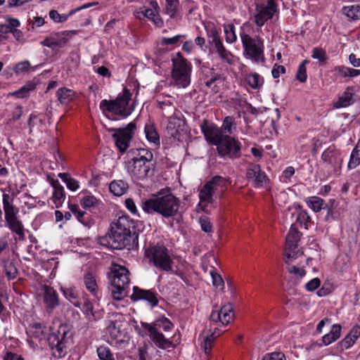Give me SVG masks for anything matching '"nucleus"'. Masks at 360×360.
Instances as JSON below:
<instances>
[{"label": "nucleus", "mask_w": 360, "mask_h": 360, "mask_svg": "<svg viewBox=\"0 0 360 360\" xmlns=\"http://www.w3.org/2000/svg\"><path fill=\"white\" fill-rule=\"evenodd\" d=\"M135 129V123L130 122L125 128H112L109 129L110 131L114 132L112 138L116 147L121 153H124L129 148Z\"/></svg>", "instance_id": "obj_12"}, {"label": "nucleus", "mask_w": 360, "mask_h": 360, "mask_svg": "<svg viewBox=\"0 0 360 360\" xmlns=\"http://www.w3.org/2000/svg\"><path fill=\"white\" fill-rule=\"evenodd\" d=\"M360 337V326H355L349 333L338 344V348L343 351L350 348Z\"/></svg>", "instance_id": "obj_27"}, {"label": "nucleus", "mask_w": 360, "mask_h": 360, "mask_svg": "<svg viewBox=\"0 0 360 360\" xmlns=\"http://www.w3.org/2000/svg\"><path fill=\"white\" fill-rule=\"evenodd\" d=\"M301 235L296 225L295 224H292L285 238L283 258L285 264H288L290 262H292L295 259L303 255V252L298 249L297 244Z\"/></svg>", "instance_id": "obj_11"}, {"label": "nucleus", "mask_w": 360, "mask_h": 360, "mask_svg": "<svg viewBox=\"0 0 360 360\" xmlns=\"http://www.w3.org/2000/svg\"><path fill=\"white\" fill-rule=\"evenodd\" d=\"M137 156L132 158L131 162L128 163V170L138 179H143L152 173L153 153L144 148L136 150Z\"/></svg>", "instance_id": "obj_6"}, {"label": "nucleus", "mask_w": 360, "mask_h": 360, "mask_svg": "<svg viewBox=\"0 0 360 360\" xmlns=\"http://www.w3.org/2000/svg\"><path fill=\"white\" fill-rule=\"evenodd\" d=\"M225 179L220 176H215L211 180L207 181L201 188L199 193L200 203H212L213 201V195L218 187L224 186Z\"/></svg>", "instance_id": "obj_16"}, {"label": "nucleus", "mask_w": 360, "mask_h": 360, "mask_svg": "<svg viewBox=\"0 0 360 360\" xmlns=\"http://www.w3.org/2000/svg\"><path fill=\"white\" fill-rule=\"evenodd\" d=\"M321 284V281L319 278H313L310 281L306 283L305 288L308 291H314L317 289Z\"/></svg>", "instance_id": "obj_61"}, {"label": "nucleus", "mask_w": 360, "mask_h": 360, "mask_svg": "<svg viewBox=\"0 0 360 360\" xmlns=\"http://www.w3.org/2000/svg\"><path fill=\"white\" fill-rule=\"evenodd\" d=\"M58 176L66 184L68 189L75 191L79 188V182L67 173H60Z\"/></svg>", "instance_id": "obj_43"}, {"label": "nucleus", "mask_w": 360, "mask_h": 360, "mask_svg": "<svg viewBox=\"0 0 360 360\" xmlns=\"http://www.w3.org/2000/svg\"><path fill=\"white\" fill-rule=\"evenodd\" d=\"M341 330L342 326L340 324L333 325L330 332L322 338L323 344L328 345L336 341L340 337Z\"/></svg>", "instance_id": "obj_32"}, {"label": "nucleus", "mask_w": 360, "mask_h": 360, "mask_svg": "<svg viewBox=\"0 0 360 360\" xmlns=\"http://www.w3.org/2000/svg\"><path fill=\"white\" fill-rule=\"evenodd\" d=\"M51 185L54 188L52 199L56 207H58L62 205L63 200L65 198L64 188L58 180H53Z\"/></svg>", "instance_id": "obj_29"}, {"label": "nucleus", "mask_w": 360, "mask_h": 360, "mask_svg": "<svg viewBox=\"0 0 360 360\" xmlns=\"http://www.w3.org/2000/svg\"><path fill=\"white\" fill-rule=\"evenodd\" d=\"M307 205L315 212H320L322 209H326L327 206H324V201L319 197L312 196L307 200Z\"/></svg>", "instance_id": "obj_38"}, {"label": "nucleus", "mask_w": 360, "mask_h": 360, "mask_svg": "<svg viewBox=\"0 0 360 360\" xmlns=\"http://www.w3.org/2000/svg\"><path fill=\"white\" fill-rule=\"evenodd\" d=\"M45 23V20L44 18H41V17H34L33 18V22H32V25L31 26L30 28L28 29V30H34V27H41L43 25H44Z\"/></svg>", "instance_id": "obj_64"}, {"label": "nucleus", "mask_w": 360, "mask_h": 360, "mask_svg": "<svg viewBox=\"0 0 360 360\" xmlns=\"http://www.w3.org/2000/svg\"><path fill=\"white\" fill-rule=\"evenodd\" d=\"M72 333L66 324H60L56 332H53L48 338L49 343L56 356L65 354V343L71 338Z\"/></svg>", "instance_id": "obj_10"}, {"label": "nucleus", "mask_w": 360, "mask_h": 360, "mask_svg": "<svg viewBox=\"0 0 360 360\" xmlns=\"http://www.w3.org/2000/svg\"><path fill=\"white\" fill-rule=\"evenodd\" d=\"M181 201L169 189H161L155 195L142 202V209L148 214L156 212L165 218L179 213Z\"/></svg>", "instance_id": "obj_2"}, {"label": "nucleus", "mask_w": 360, "mask_h": 360, "mask_svg": "<svg viewBox=\"0 0 360 360\" xmlns=\"http://www.w3.org/2000/svg\"><path fill=\"white\" fill-rule=\"evenodd\" d=\"M246 177L256 188H262L269 180L266 174L262 170L261 167L255 163H250L248 165Z\"/></svg>", "instance_id": "obj_18"}, {"label": "nucleus", "mask_w": 360, "mask_h": 360, "mask_svg": "<svg viewBox=\"0 0 360 360\" xmlns=\"http://www.w3.org/2000/svg\"><path fill=\"white\" fill-rule=\"evenodd\" d=\"M323 162L330 166L334 170L339 169L342 163L340 153L334 146L328 148L321 155Z\"/></svg>", "instance_id": "obj_22"}, {"label": "nucleus", "mask_w": 360, "mask_h": 360, "mask_svg": "<svg viewBox=\"0 0 360 360\" xmlns=\"http://www.w3.org/2000/svg\"><path fill=\"white\" fill-rule=\"evenodd\" d=\"M30 68V63L29 61L25 60L17 63L14 68V71L16 74L27 72Z\"/></svg>", "instance_id": "obj_56"}, {"label": "nucleus", "mask_w": 360, "mask_h": 360, "mask_svg": "<svg viewBox=\"0 0 360 360\" xmlns=\"http://www.w3.org/2000/svg\"><path fill=\"white\" fill-rule=\"evenodd\" d=\"M145 134L147 140L155 147L160 146V136L154 124L148 122L145 126Z\"/></svg>", "instance_id": "obj_30"}, {"label": "nucleus", "mask_w": 360, "mask_h": 360, "mask_svg": "<svg viewBox=\"0 0 360 360\" xmlns=\"http://www.w3.org/2000/svg\"><path fill=\"white\" fill-rule=\"evenodd\" d=\"M262 360H286L283 353L275 352L266 354Z\"/></svg>", "instance_id": "obj_55"}, {"label": "nucleus", "mask_w": 360, "mask_h": 360, "mask_svg": "<svg viewBox=\"0 0 360 360\" xmlns=\"http://www.w3.org/2000/svg\"><path fill=\"white\" fill-rule=\"evenodd\" d=\"M152 326H156V328H162L165 331L170 330L174 325L173 323L165 317L157 320Z\"/></svg>", "instance_id": "obj_47"}, {"label": "nucleus", "mask_w": 360, "mask_h": 360, "mask_svg": "<svg viewBox=\"0 0 360 360\" xmlns=\"http://www.w3.org/2000/svg\"><path fill=\"white\" fill-rule=\"evenodd\" d=\"M129 270L120 264L111 267L109 278L111 283L110 292L112 298L120 301L127 296L130 283Z\"/></svg>", "instance_id": "obj_3"}, {"label": "nucleus", "mask_w": 360, "mask_h": 360, "mask_svg": "<svg viewBox=\"0 0 360 360\" xmlns=\"http://www.w3.org/2000/svg\"><path fill=\"white\" fill-rule=\"evenodd\" d=\"M342 13L352 20L360 19V5L345 6L342 9Z\"/></svg>", "instance_id": "obj_34"}, {"label": "nucleus", "mask_w": 360, "mask_h": 360, "mask_svg": "<svg viewBox=\"0 0 360 360\" xmlns=\"http://www.w3.org/2000/svg\"><path fill=\"white\" fill-rule=\"evenodd\" d=\"M234 124V118L233 117L227 116L224 118L222 124V129L225 132L229 134L232 133V127Z\"/></svg>", "instance_id": "obj_54"}, {"label": "nucleus", "mask_w": 360, "mask_h": 360, "mask_svg": "<svg viewBox=\"0 0 360 360\" xmlns=\"http://www.w3.org/2000/svg\"><path fill=\"white\" fill-rule=\"evenodd\" d=\"M84 283L86 290L96 297H98L99 290L96 278L91 272H86L84 275Z\"/></svg>", "instance_id": "obj_28"}, {"label": "nucleus", "mask_w": 360, "mask_h": 360, "mask_svg": "<svg viewBox=\"0 0 360 360\" xmlns=\"http://www.w3.org/2000/svg\"><path fill=\"white\" fill-rule=\"evenodd\" d=\"M24 204L28 209L36 207L37 201L31 195L25 193L24 195Z\"/></svg>", "instance_id": "obj_60"}, {"label": "nucleus", "mask_w": 360, "mask_h": 360, "mask_svg": "<svg viewBox=\"0 0 360 360\" xmlns=\"http://www.w3.org/2000/svg\"><path fill=\"white\" fill-rule=\"evenodd\" d=\"M13 198L9 194L2 195L3 209L6 226L18 236H24V226L19 218V209L13 204Z\"/></svg>", "instance_id": "obj_7"}, {"label": "nucleus", "mask_w": 360, "mask_h": 360, "mask_svg": "<svg viewBox=\"0 0 360 360\" xmlns=\"http://www.w3.org/2000/svg\"><path fill=\"white\" fill-rule=\"evenodd\" d=\"M224 30L226 42L229 44L236 42L237 36L235 32V26L233 24H226L224 25Z\"/></svg>", "instance_id": "obj_44"}, {"label": "nucleus", "mask_w": 360, "mask_h": 360, "mask_svg": "<svg viewBox=\"0 0 360 360\" xmlns=\"http://www.w3.org/2000/svg\"><path fill=\"white\" fill-rule=\"evenodd\" d=\"M240 37L244 56L256 63L264 62V40L259 37L253 38L245 32H241Z\"/></svg>", "instance_id": "obj_9"}, {"label": "nucleus", "mask_w": 360, "mask_h": 360, "mask_svg": "<svg viewBox=\"0 0 360 360\" xmlns=\"http://www.w3.org/2000/svg\"><path fill=\"white\" fill-rule=\"evenodd\" d=\"M185 122L179 117L171 116L167 126V134L180 141L184 134Z\"/></svg>", "instance_id": "obj_23"}, {"label": "nucleus", "mask_w": 360, "mask_h": 360, "mask_svg": "<svg viewBox=\"0 0 360 360\" xmlns=\"http://www.w3.org/2000/svg\"><path fill=\"white\" fill-rule=\"evenodd\" d=\"M109 189L115 195L121 196L127 191L128 184L122 180L113 181L110 184Z\"/></svg>", "instance_id": "obj_33"}, {"label": "nucleus", "mask_w": 360, "mask_h": 360, "mask_svg": "<svg viewBox=\"0 0 360 360\" xmlns=\"http://www.w3.org/2000/svg\"><path fill=\"white\" fill-rule=\"evenodd\" d=\"M152 7L153 8H146V7H142L140 8V11L138 13L141 14L143 17H146L150 20L155 17L156 8L158 7V3L156 1H151L150 3Z\"/></svg>", "instance_id": "obj_45"}, {"label": "nucleus", "mask_w": 360, "mask_h": 360, "mask_svg": "<svg viewBox=\"0 0 360 360\" xmlns=\"http://www.w3.org/2000/svg\"><path fill=\"white\" fill-rule=\"evenodd\" d=\"M77 33L75 30H67L51 33L40 44L51 49H60L66 46L72 37Z\"/></svg>", "instance_id": "obj_14"}, {"label": "nucleus", "mask_w": 360, "mask_h": 360, "mask_svg": "<svg viewBox=\"0 0 360 360\" xmlns=\"http://www.w3.org/2000/svg\"><path fill=\"white\" fill-rule=\"evenodd\" d=\"M218 153L221 157L236 159L240 156V143L235 138L225 135L217 146Z\"/></svg>", "instance_id": "obj_13"}, {"label": "nucleus", "mask_w": 360, "mask_h": 360, "mask_svg": "<svg viewBox=\"0 0 360 360\" xmlns=\"http://www.w3.org/2000/svg\"><path fill=\"white\" fill-rule=\"evenodd\" d=\"M141 326L149 332L150 338L158 347L168 350L175 347L174 344L169 339H167L162 333L159 332L156 326L143 322L141 323Z\"/></svg>", "instance_id": "obj_17"}, {"label": "nucleus", "mask_w": 360, "mask_h": 360, "mask_svg": "<svg viewBox=\"0 0 360 360\" xmlns=\"http://www.w3.org/2000/svg\"><path fill=\"white\" fill-rule=\"evenodd\" d=\"M56 96L61 104L67 105L73 101L75 96V92L72 89L63 87L57 90Z\"/></svg>", "instance_id": "obj_31"}, {"label": "nucleus", "mask_w": 360, "mask_h": 360, "mask_svg": "<svg viewBox=\"0 0 360 360\" xmlns=\"http://www.w3.org/2000/svg\"><path fill=\"white\" fill-rule=\"evenodd\" d=\"M311 57L317 59L320 63H325L327 60L326 52L321 48H314L312 50Z\"/></svg>", "instance_id": "obj_50"}, {"label": "nucleus", "mask_w": 360, "mask_h": 360, "mask_svg": "<svg viewBox=\"0 0 360 360\" xmlns=\"http://www.w3.org/2000/svg\"><path fill=\"white\" fill-rule=\"evenodd\" d=\"M199 223L203 231L206 233H211L212 231V225L208 217H200L199 219Z\"/></svg>", "instance_id": "obj_52"}, {"label": "nucleus", "mask_w": 360, "mask_h": 360, "mask_svg": "<svg viewBox=\"0 0 360 360\" xmlns=\"http://www.w3.org/2000/svg\"><path fill=\"white\" fill-rule=\"evenodd\" d=\"M201 130L209 143L217 146L220 141L225 136L223 134L222 130L212 123H209L207 120H204L201 124Z\"/></svg>", "instance_id": "obj_19"}, {"label": "nucleus", "mask_w": 360, "mask_h": 360, "mask_svg": "<svg viewBox=\"0 0 360 360\" xmlns=\"http://www.w3.org/2000/svg\"><path fill=\"white\" fill-rule=\"evenodd\" d=\"M107 331L111 338L119 345H122L128 341V337L126 332L122 329L120 321L110 320L107 325Z\"/></svg>", "instance_id": "obj_21"}, {"label": "nucleus", "mask_w": 360, "mask_h": 360, "mask_svg": "<svg viewBox=\"0 0 360 360\" xmlns=\"http://www.w3.org/2000/svg\"><path fill=\"white\" fill-rule=\"evenodd\" d=\"M131 94L129 89L124 88L122 93L118 94L116 99L103 100L100 103V109L107 115V112L126 117L131 115L134 110L132 105L129 104Z\"/></svg>", "instance_id": "obj_4"}, {"label": "nucleus", "mask_w": 360, "mask_h": 360, "mask_svg": "<svg viewBox=\"0 0 360 360\" xmlns=\"http://www.w3.org/2000/svg\"><path fill=\"white\" fill-rule=\"evenodd\" d=\"M166 11L171 17H173L176 11L178 0H166Z\"/></svg>", "instance_id": "obj_53"}, {"label": "nucleus", "mask_w": 360, "mask_h": 360, "mask_svg": "<svg viewBox=\"0 0 360 360\" xmlns=\"http://www.w3.org/2000/svg\"><path fill=\"white\" fill-rule=\"evenodd\" d=\"M97 243L115 250H134L139 246V234L129 217L122 215L111 223L108 233L98 237Z\"/></svg>", "instance_id": "obj_1"}, {"label": "nucleus", "mask_w": 360, "mask_h": 360, "mask_svg": "<svg viewBox=\"0 0 360 360\" xmlns=\"http://www.w3.org/2000/svg\"><path fill=\"white\" fill-rule=\"evenodd\" d=\"M308 63L309 61L307 60H304L298 67L296 74V78L300 82H304L307 80V75L306 65Z\"/></svg>", "instance_id": "obj_48"}, {"label": "nucleus", "mask_w": 360, "mask_h": 360, "mask_svg": "<svg viewBox=\"0 0 360 360\" xmlns=\"http://www.w3.org/2000/svg\"><path fill=\"white\" fill-rule=\"evenodd\" d=\"M7 25L11 29V30H15L17 27H18L20 25V21L13 18L11 17H6L5 18Z\"/></svg>", "instance_id": "obj_63"}, {"label": "nucleus", "mask_w": 360, "mask_h": 360, "mask_svg": "<svg viewBox=\"0 0 360 360\" xmlns=\"http://www.w3.org/2000/svg\"><path fill=\"white\" fill-rule=\"evenodd\" d=\"M133 291V294L131 295V299L133 301L145 300L148 301L152 307H155L158 304L157 296L153 292L140 289L136 286L134 287Z\"/></svg>", "instance_id": "obj_25"}, {"label": "nucleus", "mask_w": 360, "mask_h": 360, "mask_svg": "<svg viewBox=\"0 0 360 360\" xmlns=\"http://www.w3.org/2000/svg\"><path fill=\"white\" fill-rule=\"evenodd\" d=\"M285 72V68L283 65H275L271 70L274 78H278L281 74Z\"/></svg>", "instance_id": "obj_62"}, {"label": "nucleus", "mask_w": 360, "mask_h": 360, "mask_svg": "<svg viewBox=\"0 0 360 360\" xmlns=\"http://www.w3.org/2000/svg\"><path fill=\"white\" fill-rule=\"evenodd\" d=\"M63 292L65 298L71 302L75 307H80V304L77 300L79 297L78 292L75 288H68L63 289Z\"/></svg>", "instance_id": "obj_41"}, {"label": "nucleus", "mask_w": 360, "mask_h": 360, "mask_svg": "<svg viewBox=\"0 0 360 360\" xmlns=\"http://www.w3.org/2000/svg\"><path fill=\"white\" fill-rule=\"evenodd\" d=\"M234 317L233 309L231 304L222 306L220 310H213L210 314V321L217 323L220 321L223 325H228Z\"/></svg>", "instance_id": "obj_20"}, {"label": "nucleus", "mask_w": 360, "mask_h": 360, "mask_svg": "<svg viewBox=\"0 0 360 360\" xmlns=\"http://www.w3.org/2000/svg\"><path fill=\"white\" fill-rule=\"evenodd\" d=\"M212 43L220 59L230 65L234 63V56L232 53L228 51L224 46L217 31H214L212 34Z\"/></svg>", "instance_id": "obj_24"}, {"label": "nucleus", "mask_w": 360, "mask_h": 360, "mask_svg": "<svg viewBox=\"0 0 360 360\" xmlns=\"http://www.w3.org/2000/svg\"><path fill=\"white\" fill-rule=\"evenodd\" d=\"M96 352L100 360H115L113 354L108 346L101 345L97 348Z\"/></svg>", "instance_id": "obj_42"}, {"label": "nucleus", "mask_w": 360, "mask_h": 360, "mask_svg": "<svg viewBox=\"0 0 360 360\" xmlns=\"http://www.w3.org/2000/svg\"><path fill=\"white\" fill-rule=\"evenodd\" d=\"M291 262H290L287 266V270L291 274H293L297 278H303L305 274H306V271L305 270L303 269V268H300V267H298L295 265H290V263Z\"/></svg>", "instance_id": "obj_49"}, {"label": "nucleus", "mask_w": 360, "mask_h": 360, "mask_svg": "<svg viewBox=\"0 0 360 360\" xmlns=\"http://www.w3.org/2000/svg\"><path fill=\"white\" fill-rule=\"evenodd\" d=\"M310 219V217L306 210H300L298 212L296 221L299 222L301 225L306 224Z\"/></svg>", "instance_id": "obj_58"}, {"label": "nucleus", "mask_w": 360, "mask_h": 360, "mask_svg": "<svg viewBox=\"0 0 360 360\" xmlns=\"http://www.w3.org/2000/svg\"><path fill=\"white\" fill-rule=\"evenodd\" d=\"M172 77L178 87L185 88L190 84L191 65L180 53L172 58Z\"/></svg>", "instance_id": "obj_8"}, {"label": "nucleus", "mask_w": 360, "mask_h": 360, "mask_svg": "<svg viewBox=\"0 0 360 360\" xmlns=\"http://www.w3.org/2000/svg\"><path fill=\"white\" fill-rule=\"evenodd\" d=\"M81 205L84 208H89L95 206L98 203V200L93 195H87L82 198L80 201Z\"/></svg>", "instance_id": "obj_51"}, {"label": "nucleus", "mask_w": 360, "mask_h": 360, "mask_svg": "<svg viewBox=\"0 0 360 360\" xmlns=\"http://www.w3.org/2000/svg\"><path fill=\"white\" fill-rule=\"evenodd\" d=\"M210 276L212 280V285L219 290H222L224 287V282L221 278V276L216 271L214 268L210 272Z\"/></svg>", "instance_id": "obj_46"}, {"label": "nucleus", "mask_w": 360, "mask_h": 360, "mask_svg": "<svg viewBox=\"0 0 360 360\" xmlns=\"http://www.w3.org/2000/svg\"><path fill=\"white\" fill-rule=\"evenodd\" d=\"M181 37L182 36L180 34L170 38L163 37L161 40V44L163 46L176 45L180 41Z\"/></svg>", "instance_id": "obj_57"}, {"label": "nucleus", "mask_w": 360, "mask_h": 360, "mask_svg": "<svg viewBox=\"0 0 360 360\" xmlns=\"http://www.w3.org/2000/svg\"><path fill=\"white\" fill-rule=\"evenodd\" d=\"M277 11V5L274 0H267L266 4H257L255 22L258 27H262L265 22L271 19Z\"/></svg>", "instance_id": "obj_15"}, {"label": "nucleus", "mask_w": 360, "mask_h": 360, "mask_svg": "<svg viewBox=\"0 0 360 360\" xmlns=\"http://www.w3.org/2000/svg\"><path fill=\"white\" fill-rule=\"evenodd\" d=\"M145 257L150 264L166 272L172 271L174 264L169 250L163 245H150L145 250Z\"/></svg>", "instance_id": "obj_5"}, {"label": "nucleus", "mask_w": 360, "mask_h": 360, "mask_svg": "<svg viewBox=\"0 0 360 360\" xmlns=\"http://www.w3.org/2000/svg\"><path fill=\"white\" fill-rule=\"evenodd\" d=\"M360 165V139L352 151L347 167L349 169L356 168Z\"/></svg>", "instance_id": "obj_35"}, {"label": "nucleus", "mask_w": 360, "mask_h": 360, "mask_svg": "<svg viewBox=\"0 0 360 360\" xmlns=\"http://www.w3.org/2000/svg\"><path fill=\"white\" fill-rule=\"evenodd\" d=\"M353 94L347 88L343 94L339 98L338 101L334 103L335 108H345L349 106L352 102Z\"/></svg>", "instance_id": "obj_37"}, {"label": "nucleus", "mask_w": 360, "mask_h": 360, "mask_svg": "<svg viewBox=\"0 0 360 360\" xmlns=\"http://www.w3.org/2000/svg\"><path fill=\"white\" fill-rule=\"evenodd\" d=\"M35 87V84L31 82L25 84L17 91L9 93V95L19 98H23L27 97L29 95V93L34 90Z\"/></svg>", "instance_id": "obj_39"}, {"label": "nucleus", "mask_w": 360, "mask_h": 360, "mask_svg": "<svg viewBox=\"0 0 360 360\" xmlns=\"http://www.w3.org/2000/svg\"><path fill=\"white\" fill-rule=\"evenodd\" d=\"M157 102L158 103V105L162 110L165 116L170 117L176 110V107L174 106L173 102L170 101L169 98L162 101L158 100Z\"/></svg>", "instance_id": "obj_36"}, {"label": "nucleus", "mask_w": 360, "mask_h": 360, "mask_svg": "<svg viewBox=\"0 0 360 360\" xmlns=\"http://www.w3.org/2000/svg\"><path fill=\"white\" fill-rule=\"evenodd\" d=\"M246 81L253 89L259 88L264 83L263 78L256 72L248 75L246 77Z\"/></svg>", "instance_id": "obj_40"}, {"label": "nucleus", "mask_w": 360, "mask_h": 360, "mask_svg": "<svg viewBox=\"0 0 360 360\" xmlns=\"http://www.w3.org/2000/svg\"><path fill=\"white\" fill-rule=\"evenodd\" d=\"M42 291L46 307L47 310L51 311L59 304L56 291L53 288L46 285L42 286Z\"/></svg>", "instance_id": "obj_26"}, {"label": "nucleus", "mask_w": 360, "mask_h": 360, "mask_svg": "<svg viewBox=\"0 0 360 360\" xmlns=\"http://www.w3.org/2000/svg\"><path fill=\"white\" fill-rule=\"evenodd\" d=\"M348 68L343 65L336 66L333 70L335 75L342 78L348 77Z\"/></svg>", "instance_id": "obj_59"}]
</instances>
